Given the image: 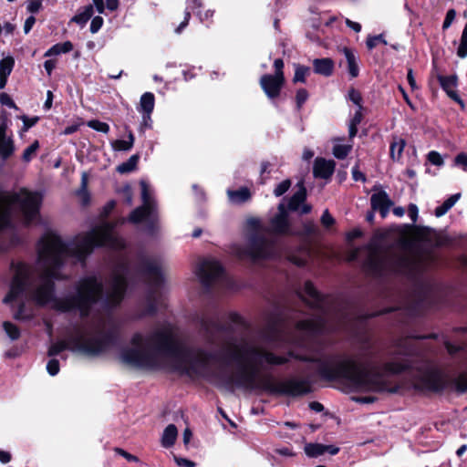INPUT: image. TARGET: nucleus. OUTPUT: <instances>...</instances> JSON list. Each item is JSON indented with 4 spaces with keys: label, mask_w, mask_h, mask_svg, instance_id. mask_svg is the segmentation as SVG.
<instances>
[{
    "label": "nucleus",
    "mask_w": 467,
    "mask_h": 467,
    "mask_svg": "<svg viewBox=\"0 0 467 467\" xmlns=\"http://www.w3.org/2000/svg\"><path fill=\"white\" fill-rule=\"evenodd\" d=\"M118 360L134 369H166L188 376L220 379L245 389L265 385L263 372L296 362L295 369L306 378H290L279 382L276 389L289 396L311 391L310 379H345L356 390L394 392L389 376L405 371L415 373L420 387L439 391L445 386L441 366L419 352L385 359L375 352H118Z\"/></svg>",
    "instance_id": "f257e3e1"
},
{
    "label": "nucleus",
    "mask_w": 467,
    "mask_h": 467,
    "mask_svg": "<svg viewBox=\"0 0 467 467\" xmlns=\"http://www.w3.org/2000/svg\"><path fill=\"white\" fill-rule=\"evenodd\" d=\"M95 246L119 250L125 247V242L115 234L114 225L109 223L77 236L70 244H65L56 234H46L38 243L36 265L17 266L4 303L16 308L17 319L31 317V303L50 306L61 312L77 310L81 317L88 316L102 296L101 280L94 275L84 277L76 285L77 295L63 298L55 296L54 281L67 277L60 271L67 257L84 262Z\"/></svg>",
    "instance_id": "f03ea898"
},
{
    "label": "nucleus",
    "mask_w": 467,
    "mask_h": 467,
    "mask_svg": "<svg viewBox=\"0 0 467 467\" xmlns=\"http://www.w3.org/2000/svg\"><path fill=\"white\" fill-rule=\"evenodd\" d=\"M299 296L310 307L317 309L318 314L297 322L292 336L284 335L285 324L279 315L269 316L257 333L236 334L222 327L219 317H203L202 327L207 339L221 347V350H264L265 345L283 340L299 344L322 331L337 328L331 323L327 309L330 299L322 297L310 281L305 283Z\"/></svg>",
    "instance_id": "7ed1b4c3"
},
{
    "label": "nucleus",
    "mask_w": 467,
    "mask_h": 467,
    "mask_svg": "<svg viewBox=\"0 0 467 467\" xmlns=\"http://www.w3.org/2000/svg\"><path fill=\"white\" fill-rule=\"evenodd\" d=\"M365 250L367 258L363 266L369 275H381L388 272L413 275L418 271V263L412 257L383 251L375 241H371Z\"/></svg>",
    "instance_id": "20e7f679"
},
{
    "label": "nucleus",
    "mask_w": 467,
    "mask_h": 467,
    "mask_svg": "<svg viewBox=\"0 0 467 467\" xmlns=\"http://www.w3.org/2000/svg\"><path fill=\"white\" fill-rule=\"evenodd\" d=\"M111 340L112 334L106 330V324L102 322L74 329L50 350H101Z\"/></svg>",
    "instance_id": "39448f33"
},
{
    "label": "nucleus",
    "mask_w": 467,
    "mask_h": 467,
    "mask_svg": "<svg viewBox=\"0 0 467 467\" xmlns=\"http://www.w3.org/2000/svg\"><path fill=\"white\" fill-rule=\"evenodd\" d=\"M133 350H183V338L169 323L157 326L148 333H136L131 338Z\"/></svg>",
    "instance_id": "423d86ee"
},
{
    "label": "nucleus",
    "mask_w": 467,
    "mask_h": 467,
    "mask_svg": "<svg viewBox=\"0 0 467 467\" xmlns=\"http://www.w3.org/2000/svg\"><path fill=\"white\" fill-rule=\"evenodd\" d=\"M41 200L39 193L29 192L26 188L20 189L17 192H5L0 190V230L8 224L13 205L19 207L26 223L34 221L38 215Z\"/></svg>",
    "instance_id": "0eeeda50"
},
{
    "label": "nucleus",
    "mask_w": 467,
    "mask_h": 467,
    "mask_svg": "<svg viewBox=\"0 0 467 467\" xmlns=\"http://www.w3.org/2000/svg\"><path fill=\"white\" fill-rule=\"evenodd\" d=\"M232 253L239 259L255 262L274 255V243L266 239L263 233L256 231L249 237L247 244H234Z\"/></svg>",
    "instance_id": "6e6552de"
},
{
    "label": "nucleus",
    "mask_w": 467,
    "mask_h": 467,
    "mask_svg": "<svg viewBox=\"0 0 467 467\" xmlns=\"http://www.w3.org/2000/svg\"><path fill=\"white\" fill-rule=\"evenodd\" d=\"M142 205L136 208L129 216V221L133 223L145 222L149 230L153 232L158 223V214L155 201L150 194L148 184L140 182Z\"/></svg>",
    "instance_id": "1a4fd4ad"
},
{
    "label": "nucleus",
    "mask_w": 467,
    "mask_h": 467,
    "mask_svg": "<svg viewBox=\"0 0 467 467\" xmlns=\"http://www.w3.org/2000/svg\"><path fill=\"white\" fill-rule=\"evenodd\" d=\"M127 272L128 265L126 262H121L114 268L109 289L107 293V303L109 305L116 306L122 300L127 285Z\"/></svg>",
    "instance_id": "9d476101"
},
{
    "label": "nucleus",
    "mask_w": 467,
    "mask_h": 467,
    "mask_svg": "<svg viewBox=\"0 0 467 467\" xmlns=\"http://www.w3.org/2000/svg\"><path fill=\"white\" fill-rule=\"evenodd\" d=\"M223 274L221 265L213 259L202 260L197 269V275L205 286L220 280Z\"/></svg>",
    "instance_id": "9b49d317"
},
{
    "label": "nucleus",
    "mask_w": 467,
    "mask_h": 467,
    "mask_svg": "<svg viewBox=\"0 0 467 467\" xmlns=\"http://www.w3.org/2000/svg\"><path fill=\"white\" fill-rule=\"evenodd\" d=\"M285 78L265 74L260 78V86L269 99L277 98L284 85Z\"/></svg>",
    "instance_id": "f8f14e48"
},
{
    "label": "nucleus",
    "mask_w": 467,
    "mask_h": 467,
    "mask_svg": "<svg viewBox=\"0 0 467 467\" xmlns=\"http://www.w3.org/2000/svg\"><path fill=\"white\" fill-rule=\"evenodd\" d=\"M141 271L144 276L153 285H159L162 281L161 264L157 259L148 258L142 264Z\"/></svg>",
    "instance_id": "ddd939ff"
},
{
    "label": "nucleus",
    "mask_w": 467,
    "mask_h": 467,
    "mask_svg": "<svg viewBox=\"0 0 467 467\" xmlns=\"http://www.w3.org/2000/svg\"><path fill=\"white\" fill-rule=\"evenodd\" d=\"M270 231L275 234H289L287 212L284 203L278 205V213L271 219Z\"/></svg>",
    "instance_id": "4468645a"
},
{
    "label": "nucleus",
    "mask_w": 467,
    "mask_h": 467,
    "mask_svg": "<svg viewBox=\"0 0 467 467\" xmlns=\"http://www.w3.org/2000/svg\"><path fill=\"white\" fill-rule=\"evenodd\" d=\"M336 162L333 160L317 158L314 162L313 174L316 178L328 179L335 171Z\"/></svg>",
    "instance_id": "2eb2a0df"
},
{
    "label": "nucleus",
    "mask_w": 467,
    "mask_h": 467,
    "mask_svg": "<svg viewBox=\"0 0 467 467\" xmlns=\"http://www.w3.org/2000/svg\"><path fill=\"white\" fill-rule=\"evenodd\" d=\"M6 123H0V158L2 160L8 159L15 152L14 140L11 136L6 134Z\"/></svg>",
    "instance_id": "dca6fc26"
},
{
    "label": "nucleus",
    "mask_w": 467,
    "mask_h": 467,
    "mask_svg": "<svg viewBox=\"0 0 467 467\" xmlns=\"http://www.w3.org/2000/svg\"><path fill=\"white\" fill-rule=\"evenodd\" d=\"M370 202L372 209L379 211L382 217H386L393 205L388 193L384 191L372 194Z\"/></svg>",
    "instance_id": "f3484780"
},
{
    "label": "nucleus",
    "mask_w": 467,
    "mask_h": 467,
    "mask_svg": "<svg viewBox=\"0 0 467 467\" xmlns=\"http://www.w3.org/2000/svg\"><path fill=\"white\" fill-rule=\"evenodd\" d=\"M305 453L311 458L319 457L325 453L336 455L339 452V448L335 445H324L321 443H307L304 448Z\"/></svg>",
    "instance_id": "a211bd4d"
},
{
    "label": "nucleus",
    "mask_w": 467,
    "mask_h": 467,
    "mask_svg": "<svg viewBox=\"0 0 467 467\" xmlns=\"http://www.w3.org/2000/svg\"><path fill=\"white\" fill-rule=\"evenodd\" d=\"M439 81L441 86L448 94V96L453 100L462 103V99L457 94V77L456 76H447V77H439Z\"/></svg>",
    "instance_id": "6ab92c4d"
},
{
    "label": "nucleus",
    "mask_w": 467,
    "mask_h": 467,
    "mask_svg": "<svg viewBox=\"0 0 467 467\" xmlns=\"http://www.w3.org/2000/svg\"><path fill=\"white\" fill-rule=\"evenodd\" d=\"M49 359L47 363V370L50 376H56L59 372L60 362L65 361V352H48Z\"/></svg>",
    "instance_id": "aec40b11"
},
{
    "label": "nucleus",
    "mask_w": 467,
    "mask_h": 467,
    "mask_svg": "<svg viewBox=\"0 0 467 467\" xmlns=\"http://www.w3.org/2000/svg\"><path fill=\"white\" fill-rule=\"evenodd\" d=\"M155 105V98L151 92H145L140 99V111L143 115V119H150Z\"/></svg>",
    "instance_id": "412c9836"
},
{
    "label": "nucleus",
    "mask_w": 467,
    "mask_h": 467,
    "mask_svg": "<svg viewBox=\"0 0 467 467\" xmlns=\"http://www.w3.org/2000/svg\"><path fill=\"white\" fill-rule=\"evenodd\" d=\"M314 71L328 77L332 74L334 68V62L330 58H317L313 61Z\"/></svg>",
    "instance_id": "4be33fe9"
},
{
    "label": "nucleus",
    "mask_w": 467,
    "mask_h": 467,
    "mask_svg": "<svg viewBox=\"0 0 467 467\" xmlns=\"http://www.w3.org/2000/svg\"><path fill=\"white\" fill-rule=\"evenodd\" d=\"M178 430L174 424H169L163 431L161 443L164 448L173 446L177 440Z\"/></svg>",
    "instance_id": "5701e85b"
},
{
    "label": "nucleus",
    "mask_w": 467,
    "mask_h": 467,
    "mask_svg": "<svg viewBox=\"0 0 467 467\" xmlns=\"http://www.w3.org/2000/svg\"><path fill=\"white\" fill-rule=\"evenodd\" d=\"M342 139L340 138H335L333 139V149H332V154L335 158L338 160H344L347 158V156L349 154V152L352 150L351 144H341Z\"/></svg>",
    "instance_id": "b1692460"
},
{
    "label": "nucleus",
    "mask_w": 467,
    "mask_h": 467,
    "mask_svg": "<svg viewBox=\"0 0 467 467\" xmlns=\"http://www.w3.org/2000/svg\"><path fill=\"white\" fill-rule=\"evenodd\" d=\"M298 191L294 193L288 202V208L292 211H296L299 209L301 203L304 202L306 196V189L303 185V182L298 183Z\"/></svg>",
    "instance_id": "393cba45"
},
{
    "label": "nucleus",
    "mask_w": 467,
    "mask_h": 467,
    "mask_svg": "<svg viewBox=\"0 0 467 467\" xmlns=\"http://www.w3.org/2000/svg\"><path fill=\"white\" fill-rule=\"evenodd\" d=\"M343 53L348 62V73L352 78H356L358 75V65L357 57L353 51L349 48L344 47Z\"/></svg>",
    "instance_id": "a878e982"
},
{
    "label": "nucleus",
    "mask_w": 467,
    "mask_h": 467,
    "mask_svg": "<svg viewBox=\"0 0 467 467\" xmlns=\"http://www.w3.org/2000/svg\"><path fill=\"white\" fill-rule=\"evenodd\" d=\"M227 194L230 202L235 204L243 203L251 197V193L246 188H241L237 191H228Z\"/></svg>",
    "instance_id": "bb28decb"
},
{
    "label": "nucleus",
    "mask_w": 467,
    "mask_h": 467,
    "mask_svg": "<svg viewBox=\"0 0 467 467\" xmlns=\"http://www.w3.org/2000/svg\"><path fill=\"white\" fill-rule=\"evenodd\" d=\"M93 16V6L88 5L84 6L76 16L71 18V22H74L81 26H85L86 23Z\"/></svg>",
    "instance_id": "cd10ccee"
},
{
    "label": "nucleus",
    "mask_w": 467,
    "mask_h": 467,
    "mask_svg": "<svg viewBox=\"0 0 467 467\" xmlns=\"http://www.w3.org/2000/svg\"><path fill=\"white\" fill-rule=\"evenodd\" d=\"M406 141L401 138H394L390 144L389 153L393 161H400L401 158L403 150L405 148Z\"/></svg>",
    "instance_id": "c85d7f7f"
},
{
    "label": "nucleus",
    "mask_w": 467,
    "mask_h": 467,
    "mask_svg": "<svg viewBox=\"0 0 467 467\" xmlns=\"http://www.w3.org/2000/svg\"><path fill=\"white\" fill-rule=\"evenodd\" d=\"M461 198V193H455L448 198L441 205L435 209V215L437 217L443 216Z\"/></svg>",
    "instance_id": "c756f323"
},
{
    "label": "nucleus",
    "mask_w": 467,
    "mask_h": 467,
    "mask_svg": "<svg viewBox=\"0 0 467 467\" xmlns=\"http://www.w3.org/2000/svg\"><path fill=\"white\" fill-rule=\"evenodd\" d=\"M73 49V45L70 41L56 44L51 47L46 53L45 57L57 56L62 53H67Z\"/></svg>",
    "instance_id": "7c9ffc66"
},
{
    "label": "nucleus",
    "mask_w": 467,
    "mask_h": 467,
    "mask_svg": "<svg viewBox=\"0 0 467 467\" xmlns=\"http://www.w3.org/2000/svg\"><path fill=\"white\" fill-rule=\"evenodd\" d=\"M128 140H116L111 142V147L114 150L127 151L130 150L134 144V136L132 132H129Z\"/></svg>",
    "instance_id": "2f4dec72"
},
{
    "label": "nucleus",
    "mask_w": 467,
    "mask_h": 467,
    "mask_svg": "<svg viewBox=\"0 0 467 467\" xmlns=\"http://www.w3.org/2000/svg\"><path fill=\"white\" fill-rule=\"evenodd\" d=\"M201 6L200 0H188V5L185 11L184 20L180 24V26L175 29V32L177 34H180L182 29L188 25L191 14L190 9L194 10L195 8H198Z\"/></svg>",
    "instance_id": "473e14b6"
},
{
    "label": "nucleus",
    "mask_w": 467,
    "mask_h": 467,
    "mask_svg": "<svg viewBox=\"0 0 467 467\" xmlns=\"http://www.w3.org/2000/svg\"><path fill=\"white\" fill-rule=\"evenodd\" d=\"M159 297L160 296L155 293H150L149 295L147 298L145 314L152 315L157 311L159 306H162V302H161Z\"/></svg>",
    "instance_id": "72a5a7b5"
},
{
    "label": "nucleus",
    "mask_w": 467,
    "mask_h": 467,
    "mask_svg": "<svg viewBox=\"0 0 467 467\" xmlns=\"http://www.w3.org/2000/svg\"><path fill=\"white\" fill-rule=\"evenodd\" d=\"M295 75L293 78V82L297 83H305L306 77L310 73V68L299 64H295Z\"/></svg>",
    "instance_id": "f704fd0d"
},
{
    "label": "nucleus",
    "mask_w": 467,
    "mask_h": 467,
    "mask_svg": "<svg viewBox=\"0 0 467 467\" xmlns=\"http://www.w3.org/2000/svg\"><path fill=\"white\" fill-rule=\"evenodd\" d=\"M362 107H359L358 110L355 112L353 118L350 120L349 126H348V134L349 138L353 139L358 132V125L362 120V113H361Z\"/></svg>",
    "instance_id": "c9c22d12"
},
{
    "label": "nucleus",
    "mask_w": 467,
    "mask_h": 467,
    "mask_svg": "<svg viewBox=\"0 0 467 467\" xmlns=\"http://www.w3.org/2000/svg\"><path fill=\"white\" fill-rule=\"evenodd\" d=\"M139 161L138 155H132L129 160L117 167V171L119 173H127L135 170Z\"/></svg>",
    "instance_id": "e433bc0d"
},
{
    "label": "nucleus",
    "mask_w": 467,
    "mask_h": 467,
    "mask_svg": "<svg viewBox=\"0 0 467 467\" xmlns=\"http://www.w3.org/2000/svg\"><path fill=\"white\" fill-rule=\"evenodd\" d=\"M15 60L12 57H5L0 60V75L8 77L14 67Z\"/></svg>",
    "instance_id": "4c0bfd02"
},
{
    "label": "nucleus",
    "mask_w": 467,
    "mask_h": 467,
    "mask_svg": "<svg viewBox=\"0 0 467 467\" xmlns=\"http://www.w3.org/2000/svg\"><path fill=\"white\" fill-rule=\"evenodd\" d=\"M457 56L461 58L467 57V23L465 24L462 33L460 45L457 49Z\"/></svg>",
    "instance_id": "58836bf2"
},
{
    "label": "nucleus",
    "mask_w": 467,
    "mask_h": 467,
    "mask_svg": "<svg viewBox=\"0 0 467 467\" xmlns=\"http://www.w3.org/2000/svg\"><path fill=\"white\" fill-rule=\"evenodd\" d=\"M465 371L462 372L455 379L454 385L459 392L467 390V364L464 366Z\"/></svg>",
    "instance_id": "ea45409f"
},
{
    "label": "nucleus",
    "mask_w": 467,
    "mask_h": 467,
    "mask_svg": "<svg viewBox=\"0 0 467 467\" xmlns=\"http://www.w3.org/2000/svg\"><path fill=\"white\" fill-rule=\"evenodd\" d=\"M39 148V143L37 140H35L30 146H28L23 152V160L26 162L30 161L32 158L36 155L37 150Z\"/></svg>",
    "instance_id": "a19ab883"
},
{
    "label": "nucleus",
    "mask_w": 467,
    "mask_h": 467,
    "mask_svg": "<svg viewBox=\"0 0 467 467\" xmlns=\"http://www.w3.org/2000/svg\"><path fill=\"white\" fill-rule=\"evenodd\" d=\"M88 126L99 132L108 133L109 131V126L107 123L101 122L99 120H90L88 122Z\"/></svg>",
    "instance_id": "79ce46f5"
},
{
    "label": "nucleus",
    "mask_w": 467,
    "mask_h": 467,
    "mask_svg": "<svg viewBox=\"0 0 467 467\" xmlns=\"http://www.w3.org/2000/svg\"><path fill=\"white\" fill-rule=\"evenodd\" d=\"M379 43H383L384 45H387V41L384 39L382 35L368 36L367 39V47L368 49H373L377 47Z\"/></svg>",
    "instance_id": "37998d69"
},
{
    "label": "nucleus",
    "mask_w": 467,
    "mask_h": 467,
    "mask_svg": "<svg viewBox=\"0 0 467 467\" xmlns=\"http://www.w3.org/2000/svg\"><path fill=\"white\" fill-rule=\"evenodd\" d=\"M308 99V92L305 88H300L296 91V103L298 109H300L303 106V104Z\"/></svg>",
    "instance_id": "c03bdc74"
},
{
    "label": "nucleus",
    "mask_w": 467,
    "mask_h": 467,
    "mask_svg": "<svg viewBox=\"0 0 467 467\" xmlns=\"http://www.w3.org/2000/svg\"><path fill=\"white\" fill-rule=\"evenodd\" d=\"M5 331L11 339H16L19 336L17 327L10 322H5L3 325Z\"/></svg>",
    "instance_id": "a18cd8bd"
},
{
    "label": "nucleus",
    "mask_w": 467,
    "mask_h": 467,
    "mask_svg": "<svg viewBox=\"0 0 467 467\" xmlns=\"http://www.w3.org/2000/svg\"><path fill=\"white\" fill-rule=\"evenodd\" d=\"M428 161L431 164L436 165V166H442L444 163L443 158L441 157V155L438 151H435V150H431L428 153Z\"/></svg>",
    "instance_id": "49530a36"
},
{
    "label": "nucleus",
    "mask_w": 467,
    "mask_h": 467,
    "mask_svg": "<svg viewBox=\"0 0 467 467\" xmlns=\"http://www.w3.org/2000/svg\"><path fill=\"white\" fill-rule=\"evenodd\" d=\"M291 182L289 180H285L280 182L274 190V194L275 196L283 195L290 187Z\"/></svg>",
    "instance_id": "de8ad7c7"
},
{
    "label": "nucleus",
    "mask_w": 467,
    "mask_h": 467,
    "mask_svg": "<svg viewBox=\"0 0 467 467\" xmlns=\"http://www.w3.org/2000/svg\"><path fill=\"white\" fill-rule=\"evenodd\" d=\"M42 8L41 0H28L26 3V9L29 13H37Z\"/></svg>",
    "instance_id": "09e8293b"
},
{
    "label": "nucleus",
    "mask_w": 467,
    "mask_h": 467,
    "mask_svg": "<svg viewBox=\"0 0 467 467\" xmlns=\"http://www.w3.org/2000/svg\"><path fill=\"white\" fill-rule=\"evenodd\" d=\"M348 98L349 99L354 103L356 104L358 108L359 107H362L361 106V101H362V97H361V94L354 89V88H351L349 91H348Z\"/></svg>",
    "instance_id": "8fccbe9b"
},
{
    "label": "nucleus",
    "mask_w": 467,
    "mask_h": 467,
    "mask_svg": "<svg viewBox=\"0 0 467 467\" xmlns=\"http://www.w3.org/2000/svg\"><path fill=\"white\" fill-rule=\"evenodd\" d=\"M455 16H456V11L454 9L448 10L447 14H446V17L443 21L442 28L448 29L451 26L453 20L455 19Z\"/></svg>",
    "instance_id": "3c124183"
},
{
    "label": "nucleus",
    "mask_w": 467,
    "mask_h": 467,
    "mask_svg": "<svg viewBox=\"0 0 467 467\" xmlns=\"http://www.w3.org/2000/svg\"><path fill=\"white\" fill-rule=\"evenodd\" d=\"M321 223L325 227H330L335 223V220L329 213L328 210H325L321 216Z\"/></svg>",
    "instance_id": "603ef678"
},
{
    "label": "nucleus",
    "mask_w": 467,
    "mask_h": 467,
    "mask_svg": "<svg viewBox=\"0 0 467 467\" xmlns=\"http://www.w3.org/2000/svg\"><path fill=\"white\" fill-rule=\"evenodd\" d=\"M103 25V18L101 16H95L90 24L91 33H97Z\"/></svg>",
    "instance_id": "864d4df0"
},
{
    "label": "nucleus",
    "mask_w": 467,
    "mask_h": 467,
    "mask_svg": "<svg viewBox=\"0 0 467 467\" xmlns=\"http://www.w3.org/2000/svg\"><path fill=\"white\" fill-rule=\"evenodd\" d=\"M413 342L414 339L410 337L400 338L397 341L396 346L398 348L407 349L414 347V345L412 344Z\"/></svg>",
    "instance_id": "5fc2aeb1"
},
{
    "label": "nucleus",
    "mask_w": 467,
    "mask_h": 467,
    "mask_svg": "<svg viewBox=\"0 0 467 467\" xmlns=\"http://www.w3.org/2000/svg\"><path fill=\"white\" fill-rule=\"evenodd\" d=\"M76 359H88L99 356L100 352H72Z\"/></svg>",
    "instance_id": "6e6d98bb"
},
{
    "label": "nucleus",
    "mask_w": 467,
    "mask_h": 467,
    "mask_svg": "<svg viewBox=\"0 0 467 467\" xmlns=\"http://www.w3.org/2000/svg\"><path fill=\"white\" fill-rule=\"evenodd\" d=\"M274 67L275 69V76H277L279 78H285L283 67H284V62L282 59L277 58L274 62Z\"/></svg>",
    "instance_id": "4d7b16f0"
},
{
    "label": "nucleus",
    "mask_w": 467,
    "mask_h": 467,
    "mask_svg": "<svg viewBox=\"0 0 467 467\" xmlns=\"http://www.w3.org/2000/svg\"><path fill=\"white\" fill-rule=\"evenodd\" d=\"M175 462L182 467H195V463L185 458L174 456Z\"/></svg>",
    "instance_id": "13d9d810"
},
{
    "label": "nucleus",
    "mask_w": 467,
    "mask_h": 467,
    "mask_svg": "<svg viewBox=\"0 0 467 467\" xmlns=\"http://www.w3.org/2000/svg\"><path fill=\"white\" fill-rule=\"evenodd\" d=\"M22 120H23V124H24L23 130H27L29 128L33 127L36 123L38 119L37 118L29 119V118L24 116L22 118Z\"/></svg>",
    "instance_id": "bf43d9fd"
},
{
    "label": "nucleus",
    "mask_w": 467,
    "mask_h": 467,
    "mask_svg": "<svg viewBox=\"0 0 467 467\" xmlns=\"http://www.w3.org/2000/svg\"><path fill=\"white\" fill-rule=\"evenodd\" d=\"M115 451L117 453L123 456L128 461H130V462H138L139 461V459L136 456L127 452L126 451H124L120 448H116Z\"/></svg>",
    "instance_id": "052dcab7"
},
{
    "label": "nucleus",
    "mask_w": 467,
    "mask_h": 467,
    "mask_svg": "<svg viewBox=\"0 0 467 467\" xmlns=\"http://www.w3.org/2000/svg\"><path fill=\"white\" fill-rule=\"evenodd\" d=\"M455 164L462 165L465 169L467 168V155L464 153H460L456 156L454 160Z\"/></svg>",
    "instance_id": "680f3d73"
},
{
    "label": "nucleus",
    "mask_w": 467,
    "mask_h": 467,
    "mask_svg": "<svg viewBox=\"0 0 467 467\" xmlns=\"http://www.w3.org/2000/svg\"><path fill=\"white\" fill-rule=\"evenodd\" d=\"M36 23V18L31 16L26 18L25 25H24V32L25 34H28L31 28L33 27L34 24Z\"/></svg>",
    "instance_id": "e2e57ef3"
},
{
    "label": "nucleus",
    "mask_w": 467,
    "mask_h": 467,
    "mask_svg": "<svg viewBox=\"0 0 467 467\" xmlns=\"http://www.w3.org/2000/svg\"><path fill=\"white\" fill-rule=\"evenodd\" d=\"M122 192H123V196L125 198V202L130 205L132 203V193H131V189L130 186H126L123 188L122 190Z\"/></svg>",
    "instance_id": "0e129e2a"
},
{
    "label": "nucleus",
    "mask_w": 467,
    "mask_h": 467,
    "mask_svg": "<svg viewBox=\"0 0 467 467\" xmlns=\"http://www.w3.org/2000/svg\"><path fill=\"white\" fill-rule=\"evenodd\" d=\"M409 215L411 218L412 222L415 223L418 217L419 210L417 205L410 204L409 206Z\"/></svg>",
    "instance_id": "69168bd1"
},
{
    "label": "nucleus",
    "mask_w": 467,
    "mask_h": 467,
    "mask_svg": "<svg viewBox=\"0 0 467 467\" xmlns=\"http://www.w3.org/2000/svg\"><path fill=\"white\" fill-rule=\"evenodd\" d=\"M44 67H45L47 73L48 74V76H50L53 69L56 67V61L53 59L45 61Z\"/></svg>",
    "instance_id": "338daca9"
},
{
    "label": "nucleus",
    "mask_w": 467,
    "mask_h": 467,
    "mask_svg": "<svg viewBox=\"0 0 467 467\" xmlns=\"http://www.w3.org/2000/svg\"><path fill=\"white\" fill-rule=\"evenodd\" d=\"M0 101L3 105H6L10 108L16 107L14 101L6 94H1Z\"/></svg>",
    "instance_id": "774afa93"
}]
</instances>
